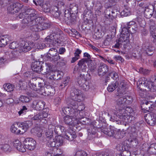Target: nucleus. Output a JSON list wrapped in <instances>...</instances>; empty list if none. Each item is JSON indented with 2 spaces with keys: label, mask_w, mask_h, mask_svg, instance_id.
Returning a JSON list of instances; mask_svg holds the SVG:
<instances>
[{
  "label": "nucleus",
  "mask_w": 156,
  "mask_h": 156,
  "mask_svg": "<svg viewBox=\"0 0 156 156\" xmlns=\"http://www.w3.org/2000/svg\"><path fill=\"white\" fill-rule=\"evenodd\" d=\"M33 9H27L25 12L21 13L18 15L20 19L24 18L23 20L22 23L24 24H29L30 26V29L35 32H39L48 28V23L41 22L42 18L38 17L34 12Z\"/></svg>",
  "instance_id": "f257e3e1"
},
{
  "label": "nucleus",
  "mask_w": 156,
  "mask_h": 156,
  "mask_svg": "<svg viewBox=\"0 0 156 156\" xmlns=\"http://www.w3.org/2000/svg\"><path fill=\"white\" fill-rule=\"evenodd\" d=\"M116 98V106L119 108L116 114V116L126 122H131L135 118L134 112L131 108L129 107H126L125 109H123L126 105L125 97L123 95H118Z\"/></svg>",
  "instance_id": "f03ea898"
},
{
  "label": "nucleus",
  "mask_w": 156,
  "mask_h": 156,
  "mask_svg": "<svg viewBox=\"0 0 156 156\" xmlns=\"http://www.w3.org/2000/svg\"><path fill=\"white\" fill-rule=\"evenodd\" d=\"M57 136H55V139H50L49 141V145L51 148H49V154L50 156H59L63 153V151L60 148L56 147L62 145V141L58 140L56 138Z\"/></svg>",
  "instance_id": "7ed1b4c3"
},
{
  "label": "nucleus",
  "mask_w": 156,
  "mask_h": 156,
  "mask_svg": "<svg viewBox=\"0 0 156 156\" xmlns=\"http://www.w3.org/2000/svg\"><path fill=\"white\" fill-rule=\"evenodd\" d=\"M43 62L38 61H34L32 62L31 67L33 71L37 73H39L40 72L42 71L44 74H47L49 73V66H47L45 69L42 68V65Z\"/></svg>",
  "instance_id": "20e7f679"
},
{
  "label": "nucleus",
  "mask_w": 156,
  "mask_h": 156,
  "mask_svg": "<svg viewBox=\"0 0 156 156\" xmlns=\"http://www.w3.org/2000/svg\"><path fill=\"white\" fill-rule=\"evenodd\" d=\"M86 77L87 75L81 74L77 82L80 87L85 91L88 90L90 88V84L87 81Z\"/></svg>",
  "instance_id": "39448f33"
},
{
  "label": "nucleus",
  "mask_w": 156,
  "mask_h": 156,
  "mask_svg": "<svg viewBox=\"0 0 156 156\" xmlns=\"http://www.w3.org/2000/svg\"><path fill=\"white\" fill-rule=\"evenodd\" d=\"M49 135L51 133V134L49 136V139H52L51 138L53 136V135H52L53 133V130H54L55 133L57 135H60L62 134V136H63V134L64 133H65L66 131H64L65 128L63 126H55L53 125H49Z\"/></svg>",
  "instance_id": "423d86ee"
},
{
  "label": "nucleus",
  "mask_w": 156,
  "mask_h": 156,
  "mask_svg": "<svg viewBox=\"0 0 156 156\" xmlns=\"http://www.w3.org/2000/svg\"><path fill=\"white\" fill-rule=\"evenodd\" d=\"M139 83V84L137 87L141 91L153 90L150 84L149 83L148 80H146L145 78L140 79Z\"/></svg>",
  "instance_id": "0eeeda50"
},
{
  "label": "nucleus",
  "mask_w": 156,
  "mask_h": 156,
  "mask_svg": "<svg viewBox=\"0 0 156 156\" xmlns=\"http://www.w3.org/2000/svg\"><path fill=\"white\" fill-rule=\"evenodd\" d=\"M71 95L73 97L72 99L75 101L80 102L83 100L82 92L79 89L73 88L71 91Z\"/></svg>",
  "instance_id": "6e6552de"
},
{
  "label": "nucleus",
  "mask_w": 156,
  "mask_h": 156,
  "mask_svg": "<svg viewBox=\"0 0 156 156\" xmlns=\"http://www.w3.org/2000/svg\"><path fill=\"white\" fill-rule=\"evenodd\" d=\"M49 54L52 55V56H54L55 58H51L49 56V61H50L51 63H49V69L50 67L52 66V67L56 66L55 64L56 63V62L60 59L59 56H58L56 55L57 54V51L55 48H51L49 49ZM50 70L49 69V70Z\"/></svg>",
  "instance_id": "1a4fd4ad"
},
{
  "label": "nucleus",
  "mask_w": 156,
  "mask_h": 156,
  "mask_svg": "<svg viewBox=\"0 0 156 156\" xmlns=\"http://www.w3.org/2000/svg\"><path fill=\"white\" fill-rule=\"evenodd\" d=\"M62 111L64 114L67 115H70L73 118L75 117V115L78 117V111L77 109H75L74 107H66L63 108Z\"/></svg>",
  "instance_id": "9d476101"
},
{
  "label": "nucleus",
  "mask_w": 156,
  "mask_h": 156,
  "mask_svg": "<svg viewBox=\"0 0 156 156\" xmlns=\"http://www.w3.org/2000/svg\"><path fill=\"white\" fill-rule=\"evenodd\" d=\"M23 5L19 2L13 3L7 8L9 12L14 14L19 12L23 7Z\"/></svg>",
  "instance_id": "9b49d317"
},
{
  "label": "nucleus",
  "mask_w": 156,
  "mask_h": 156,
  "mask_svg": "<svg viewBox=\"0 0 156 156\" xmlns=\"http://www.w3.org/2000/svg\"><path fill=\"white\" fill-rule=\"evenodd\" d=\"M24 144L25 149L29 150H34L36 147V142L32 138H26L24 141Z\"/></svg>",
  "instance_id": "f8f14e48"
},
{
  "label": "nucleus",
  "mask_w": 156,
  "mask_h": 156,
  "mask_svg": "<svg viewBox=\"0 0 156 156\" xmlns=\"http://www.w3.org/2000/svg\"><path fill=\"white\" fill-rule=\"evenodd\" d=\"M46 109H44L42 112H40L39 113L36 114V115L33 118V119L34 120H41L44 119L45 121L43 122L46 123L48 122V119H46L45 118H47L48 116V111H47Z\"/></svg>",
  "instance_id": "ddd939ff"
},
{
  "label": "nucleus",
  "mask_w": 156,
  "mask_h": 156,
  "mask_svg": "<svg viewBox=\"0 0 156 156\" xmlns=\"http://www.w3.org/2000/svg\"><path fill=\"white\" fill-rule=\"evenodd\" d=\"M108 67L105 64L101 63L100 64L98 70V74L99 76H102L108 71Z\"/></svg>",
  "instance_id": "4468645a"
},
{
  "label": "nucleus",
  "mask_w": 156,
  "mask_h": 156,
  "mask_svg": "<svg viewBox=\"0 0 156 156\" xmlns=\"http://www.w3.org/2000/svg\"><path fill=\"white\" fill-rule=\"evenodd\" d=\"M32 125L31 121H25L23 122L20 123L19 126L21 129V133L23 134L27 131L29 128Z\"/></svg>",
  "instance_id": "2eb2a0df"
},
{
  "label": "nucleus",
  "mask_w": 156,
  "mask_h": 156,
  "mask_svg": "<svg viewBox=\"0 0 156 156\" xmlns=\"http://www.w3.org/2000/svg\"><path fill=\"white\" fill-rule=\"evenodd\" d=\"M31 49V47L30 46L27 42H25L22 41L21 43L19 44V49L20 52H27Z\"/></svg>",
  "instance_id": "dca6fc26"
},
{
  "label": "nucleus",
  "mask_w": 156,
  "mask_h": 156,
  "mask_svg": "<svg viewBox=\"0 0 156 156\" xmlns=\"http://www.w3.org/2000/svg\"><path fill=\"white\" fill-rule=\"evenodd\" d=\"M45 105V102L43 101L35 100L33 102L32 106L35 110H40L44 108Z\"/></svg>",
  "instance_id": "f3484780"
},
{
  "label": "nucleus",
  "mask_w": 156,
  "mask_h": 156,
  "mask_svg": "<svg viewBox=\"0 0 156 156\" xmlns=\"http://www.w3.org/2000/svg\"><path fill=\"white\" fill-rule=\"evenodd\" d=\"M100 129L101 132L111 137L114 136V132H115V128L112 127L109 128L106 126L102 127Z\"/></svg>",
  "instance_id": "a211bd4d"
},
{
  "label": "nucleus",
  "mask_w": 156,
  "mask_h": 156,
  "mask_svg": "<svg viewBox=\"0 0 156 156\" xmlns=\"http://www.w3.org/2000/svg\"><path fill=\"white\" fill-rule=\"evenodd\" d=\"M87 60L85 58H83L79 60L77 64L78 66V69L80 71H81L84 72L87 68L86 63H87Z\"/></svg>",
  "instance_id": "6ab92c4d"
},
{
  "label": "nucleus",
  "mask_w": 156,
  "mask_h": 156,
  "mask_svg": "<svg viewBox=\"0 0 156 156\" xmlns=\"http://www.w3.org/2000/svg\"><path fill=\"white\" fill-rule=\"evenodd\" d=\"M63 137L70 141H72L76 138V136L74 132H70L68 131H66L64 133Z\"/></svg>",
  "instance_id": "aec40b11"
},
{
  "label": "nucleus",
  "mask_w": 156,
  "mask_h": 156,
  "mask_svg": "<svg viewBox=\"0 0 156 156\" xmlns=\"http://www.w3.org/2000/svg\"><path fill=\"white\" fill-rule=\"evenodd\" d=\"M105 16L108 19L113 20L115 16V12L110 7L107 9L105 12Z\"/></svg>",
  "instance_id": "412c9836"
},
{
  "label": "nucleus",
  "mask_w": 156,
  "mask_h": 156,
  "mask_svg": "<svg viewBox=\"0 0 156 156\" xmlns=\"http://www.w3.org/2000/svg\"><path fill=\"white\" fill-rule=\"evenodd\" d=\"M13 145L15 148L20 152H23L26 151L25 148L18 140H16L13 141Z\"/></svg>",
  "instance_id": "4be33fe9"
},
{
  "label": "nucleus",
  "mask_w": 156,
  "mask_h": 156,
  "mask_svg": "<svg viewBox=\"0 0 156 156\" xmlns=\"http://www.w3.org/2000/svg\"><path fill=\"white\" fill-rule=\"evenodd\" d=\"M97 128L93 125H91L87 129L88 138L89 139L94 137V135L96 133Z\"/></svg>",
  "instance_id": "5701e85b"
},
{
  "label": "nucleus",
  "mask_w": 156,
  "mask_h": 156,
  "mask_svg": "<svg viewBox=\"0 0 156 156\" xmlns=\"http://www.w3.org/2000/svg\"><path fill=\"white\" fill-rule=\"evenodd\" d=\"M123 30L124 29H123L120 35V37L119 38V41H121L122 43L126 41H129L130 36V34L128 30L124 32Z\"/></svg>",
  "instance_id": "b1692460"
},
{
  "label": "nucleus",
  "mask_w": 156,
  "mask_h": 156,
  "mask_svg": "<svg viewBox=\"0 0 156 156\" xmlns=\"http://www.w3.org/2000/svg\"><path fill=\"white\" fill-rule=\"evenodd\" d=\"M137 136V134L136 132H133L130 134V138L128 140L129 142L131 143V144L133 146H136L138 144V141L136 137Z\"/></svg>",
  "instance_id": "393cba45"
},
{
  "label": "nucleus",
  "mask_w": 156,
  "mask_h": 156,
  "mask_svg": "<svg viewBox=\"0 0 156 156\" xmlns=\"http://www.w3.org/2000/svg\"><path fill=\"white\" fill-rule=\"evenodd\" d=\"M78 5L75 3H71L69 6L68 11L70 14H76L78 12Z\"/></svg>",
  "instance_id": "a878e982"
},
{
  "label": "nucleus",
  "mask_w": 156,
  "mask_h": 156,
  "mask_svg": "<svg viewBox=\"0 0 156 156\" xmlns=\"http://www.w3.org/2000/svg\"><path fill=\"white\" fill-rule=\"evenodd\" d=\"M79 114V112L78 111V117L75 116V117H74V119L75 120V121L76 122V124H84L86 123L87 121H88V119L85 117H83L80 115V112ZM76 115L75 116H76Z\"/></svg>",
  "instance_id": "bb28decb"
},
{
  "label": "nucleus",
  "mask_w": 156,
  "mask_h": 156,
  "mask_svg": "<svg viewBox=\"0 0 156 156\" xmlns=\"http://www.w3.org/2000/svg\"><path fill=\"white\" fill-rule=\"evenodd\" d=\"M64 122L66 124L69 125H74L76 124L75 120L70 115H66L64 117Z\"/></svg>",
  "instance_id": "cd10ccee"
},
{
  "label": "nucleus",
  "mask_w": 156,
  "mask_h": 156,
  "mask_svg": "<svg viewBox=\"0 0 156 156\" xmlns=\"http://www.w3.org/2000/svg\"><path fill=\"white\" fill-rule=\"evenodd\" d=\"M8 35H4L0 36V47H4L9 41Z\"/></svg>",
  "instance_id": "c85d7f7f"
},
{
  "label": "nucleus",
  "mask_w": 156,
  "mask_h": 156,
  "mask_svg": "<svg viewBox=\"0 0 156 156\" xmlns=\"http://www.w3.org/2000/svg\"><path fill=\"white\" fill-rule=\"evenodd\" d=\"M143 48L145 51L147 55L149 56L152 55L154 53L153 48L148 45V44H143Z\"/></svg>",
  "instance_id": "c756f323"
},
{
  "label": "nucleus",
  "mask_w": 156,
  "mask_h": 156,
  "mask_svg": "<svg viewBox=\"0 0 156 156\" xmlns=\"http://www.w3.org/2000/svg\"><path fill=\"white\" fill-rule=\"evenodd\" d=\"M156 110L155 109L153 112L148 114L145 117V119L146 122L152 120L153 119H156Z\"/></svg>",
  "instance_id": "7c9ffc66"
},
{
  "label": "nucleus",
  "mask_w": 156,
  "mask_h": 156,
  "mask_svg": "<svg viewBox=\"0 0 156 156\" xmlns=\"http://www.w3.org/2000/svg\"><path fill=\"white\" fill-rule=\"evenodd\" d=\"M30 132L33 134L37 135L39 137L42 136V130L40 128L35 127L32 129Z\"/></svg>",
  "instance_id": "2f4dec72"
},
{
  "label": "nucleus",
  "mask_w": 156,
  "mask_h": 156,
  "mask_svg": "<svg viewBox=\"0 0 156 156\" xmlns=\"http://www.w3.org/2000/svg\"><path fill=\"white\" fill-rule=\"evenodd\" d=\"M115 131L114 136H113L116 139H119L123 138L124 136V133L121 131L117 130L115 128Z\"/></svg>",
  "instance_id": "473e14b6"
},
{
  "label": "nucleus",
  "mask_w": 156,
  "mask_h": 156,
  "mask_svg": "<svg viewBox=\"0 0 156 156\" xmlns=\"http://www.w3.org/2000/svg\"><path fill=\"white\" fill-rule=\"evenodd\" d=\"M149 83L154 91L156 88V76H153L151 78L150 80L148 81Z\"/></svg>",
  "instance_id": "72a5a7b5"
},
{
  "label": "nucleus",
  "mask_w": 156,
  "mask_h": 156,
  "mask_svg": "<svg viewBox=\"0 0 156 156\" xmlns=\"http://www.w3.org/2000/svg\"><path fill=\"white\" fill-rule=\"evenodd\" d=\"M49 75H51L49 79L52 80L53 79L54 80H58L59 78H60V75L58 72H53L52 70H50Z\"/></svg>",
  "instance_id": "f704fd0d"
},
{
  "label": "nucleus",
  "mask_w": 156,
  "mask_h": 156,
  "mask_svg": "<svg viewBox=\"0 0 156 156\" xmlns=\"http://www.w3.org/2000/svg\"><path fill=\"white\" fill-rule=\"evenodd\" d=\"M153 14V9H150L148 7L146 8L144 10V16L147 18L149 19L152 17Z\"/></svg>",
  "instance_id": "c9c22d12"
},
{
  "label": "nucleus",
  "mask_w": 156,
  "mask_h": 156,
  "mask_svg": "<svg viewBox=\"0 0 156 156\" xmlns=\"http://www.w3.org/2000/svg\"><path fill=\"white\" fill-rule=\"evenodd\" d=\"M17 127V125L16 126L14 124L12 125L10 128V130L11 132L13 133L16 134H22L21 133V129H18Z\"/></svg>",
  "instance_id": "e433bc0d"
},
{
  "label": "nucleus",
  "mask_w": 156,
  "mask_h": 156,
  "mask_svg": "<svg viewBox=\"0 0 156 156\" xmlns=\"http://www.w3.org/2000/svg\"><path fill=\"white\" fill-rule=\"evenodd\" d=\"M70 104L74 107L75 109H76L77 108L78 109V110L80 111H83L85 108V106L84 105H80L79 106H78L77 105H76V101H73V100H72V101H71Z\"/></svg>",
  "instance_id": "4c0bfd02"
},
{
  "label": "nucleus",
  "mask_w": 156,
  "mask_h": 156,
  "mask_svg": "<svg viewBox=\"0 0 156 156\" xmlns=\"http://www.w3.org/2000/svg\"><path fill=\"white\" fill-rule=\"evenodd\" d=\"M147 151L150 154H156V144L153 143L151 144L148 147Z\"/></svg>",
  "instance_id": "58836bf2"
},
{
  "label": "nucleus",
  "mask_w": 156,
  "mask_h": 156,
  "mask_svg": "<svg viewBox=\"0 0 156 156\" xmlns=\"http://www.w3.org/2000/svg\"><path fill=\"white\" fill-rule=\"evenodd\" d=\"M32 71L30 72H27L24 74V76L25 77L27 78L31 79L32 80L34 79V80H37L36 77L34 75V73Z\"/></svg>",
  "instance_id": "ea45409f"
},
{
  "label": "nucleus",
  "mask_w": 156,
  "mask_h": 156,
  "mask_svg": "<svg viewBox=\"0 0 156 156\" xmlns=\"http://www.w3.org/2000/svg\"><path fill=\"white\" fill-rule=\"evenodd\" d=\"M0 149L5 152H10L12 150V148L10 145L7 144H0Z\"/></svg>",
  "instance_id": "a19ab883"
},
{
  "label": "nucleus",
  "mask_w": 156,
  "mask_h": 156,
  "mask_svg": "<svg viewBox=\"0 0 156 156\" xmlns=\"http://www.w3.org/2000/svg\"><path fill=\"white\" fill-rule=\"evenodd\" d=\"M112 31L113 33H112V35H107L105 37V39L104 41L105 44H106L105 43H107V41L109 42L111 40V39L112 38V36H114L115 34V32H116V29L114 27H112Z\"/></svg>",
  "instance_id": "79ce46f5"
},
{
  "label": "nucleus",
  "mask_w": 156,
  "mask_h": 156,
  "mask_svg": "<svg viewBox=\"0 0 156 156\" xmlns=\"http://www.w3.org/2000/svg\"><path fill=\"white\" fill-rule=\"evenodd\" d=\"M92 14L90 10L86 9L83 12L84 18L86 17L87 20H90L92 16Z\"/></svg>",
  "instance_id": "37998d69"
},
{
  "label": "nucleus",
  "mask_w": 156,
  "mask_h": 156,
  "mask_svg": "<svg viewBox=\"0 0 156 156\" xmlns=\"http://www.w3.org/2000/svg\"><path fill=\"white\" fill-rule=\"evenodd\" d=\"M136 25L135 23L133 21H130L127 23L126 25L124 26L123 29L124 30H127L128 31H131V27L133 26Z\"/></svg>",
  "instance_id": "c03bdc74"
},
{
  "label": "nucleus",
  "mask_w": 156,
  "mask_h": 156,
  "mask_svg": "<svg viewBox=\"0 0 156 156\" xmlns=\"http://www.w3.org/2000/svg\"><path fill=\"white\" fill-rule=\"evenodd\" d=\"M118 86V84L116 83H111L108 85L107 87V90L109 92H112Z\"/></svg>",
  "instance_id": "a18cd8bd"
},
{
  "label": "nucleus",
  "mask_w": 156,
  "mask_h": 156,
  "mask_svg": "<svg viewBox=\"0 0 156 156\" xmlns=\"http://www.w3.org/2000/svg\"><path fill=\"white\" fill-rule=\"evenodd\" d=\"M66 11H65V15L64 16L65 17H67V18H68L69 19V22L72 23H74L76 21V14H69L70 15L69 17L67 16L66 14Z\"/></svg>",
  "instance_id": "49530a36"
},
{
  "label": "nucleus",
  "mask_w": 156,
  "mask_h": 156,
  "mask_svg": "<svg viewBox=\"0 0 156 156\" xmlns=\"http://www.w3.org/2000/svg\"><path fill=\"white\" fill-rule=\"evenodd\" d=\"M151 102L150 101H147L144 103L141 106L142 109H144L146 111H148L150 109V106L151 105Z\"/></svg>",
  "instance_id": "de8ad7c7"
},
{
  "label": "nucleus",
  "mask_w": 156,
  "mask_h": 156,
  "mask_svg": "<svg viewBox=\"0 0 156 156\" xmlns=\"http://www.w3.org/2000/svg\"><path fill=\"white\" fill-rule=\"evenodd\" d=\"M5 89L8 92H11L13 91L15 88L14 85L10 84L7 83L4 86Z\"/></svg>",
  "instance_id": "09e8293b"
},
{
  "label": "nucleus",
  "mask_w": 156,
  "mask_h": 156,
  "mask_svg": "<svg viewBox=\"0 0 156 156\" xmlns=\"http://www.w3.org/2000/svg\"><path fill=\"white\" fill-rule=\"evenodd\" d=\"M57 36L58 35L56 34L55 32L52 33V34L49 35V40L52 41L53 43H55L56 42L58 43V41H57L58 40Z\"/></svg>",
  "instance_id": "8fccbe9b"
},
{
  "label": "nucleus",
  "mask_w": 156,
  "mask_h": 156,
  "mask_svg": "<svg viewBox=\"0 0 156 156\" xmlns=\"http://www.w3.org/2000/svg\"><path fill=\"white\" fill-rule=\"evenodd\" d=\"M120 14L122 16H126L130 15V9L129 7H125L122 11Z\"/></svg>",
  "instance_id": "3c124183"
},
{
  "label": "nucleus",
  "mask_w": 156,
  "mask_h": 156,
  "mask_svg": "<svg viewBox=\"0 0 156 156\" xmlns=\"http://www.w3.org/2000/svg\"><path fill=\"white\" fill-rule=\"evenodd\" d=\"M151 36L152 38L153 43L156 45V30H153L150 31Z\"/></svg>",
  "instance_id": "603ef678"
},
{
  "label": "nucleus",
  "mask_w": 156,
  "mask_h": 156,
  "mask_svg": "<svg viewBox=\"0 0 156 156\" xmlns=\"http://www.w3.org/2000/svg\"><path fill=\"white\" fill-rule=\"evenodd\" d=\"M125 101L126 105H130L132 103L133 101L132 97L130 96H125Z\"/></svg>",
  "instance_id": "864d4df0"
},
{
  "label": "nucleus",
  "mask_w": 156,
  "mask_h": 156,
  "mask_svg": "<svg viewBox=\"0 0 156 156\" xmlns=\"http://www.w3.org/2000/svg\"><path fill=\"white\" fill-rule=\"evenodd\" d=\"M110 111L111 112L110 113L109 112L108 113V115H110V114H111V113H112V112H113L114 115H115V116H114V118H112V116H111V117H110V121H114L115 120H119V119L121 120V119H119V118H118V117H117L116 116V114H117V113L116 112V111L115 110H114V109H112V110H111ZM121 120L123 121V120L122 119H121Z\"/></svg>",
  "instance_id": "5fc2aeb1"
},
{
  "label": "nucleus",
  "mask_w": 156,
  "mask_h": 156,
  "mask_svg": "<svg viewBox=\"0 0 156 156\" xmlns=\"http://www.w3.org/2000/svg\"><path fill=\"white\" fill-rule=\"evenodd\" d=\"M19 99L20 101L23 103L28 102H29L30 100V98L24 95L21 96L20 98Z\"/></svg>",
  "instance_id": "6e6d98bb"
},
{
  "label": "nucleus",
  "mask_w": 156,
  "mask_h": 156,
  "mask_svg": "<svg viewBox=\"0 0 156 156\" xmlns=\"http://www.w3.org/2000/svg\"><path fill=\"white\" fill-rule=\"evenodd\" d=\"M87 63H88L87 64L88 66L90 68V70L91 71L94 70L96 68V66L94 64L92 61L90 60L87 62Z\"/></svg>",
  "instance_id": "4d7b16f0"
},
{
  "label": "nucleus",
  "mask_w": 156,
  "mask_h": 156,
  "mask_svg": "<svg viewBox=\"0 0 156 156\" xmlns=\"http://www.w3.org/2000/svg\"><path fill=\"white\" fill-rule=\"evenodd\" d=\"M74 156H87V154L83 151L79 150L76 152Z\"/></svg>",
  "instance_id": "13d9d810"
},
{
  "label": "nucleus",
  "mask_w": 156,
  "mask_h": 156,
  "mask_svg": "<svg viewBox=\"0 0 156 156\" xmlns=\"http://www.w3.org/2000/svg\"><path fill=\"white\" fill-rule=\"evenodd\" d=\"M19 44L16 42L14 41L11 43L9 45V47L11 49H15L16 48H19Z\"/></svg>",
  "instance_id": "bf43d9fd"
},
{
  "label": "nucleus",
  "mask_w": 156,
  "mask_h": 156,
  "mask_svg": "<svg viewBox=\"0 0 156 156\" xmlns=\"http://www.w3.org/2000/svg\"><path fill=\"white\" fill-rule=\"evenodd\" d=\"M28 110L27 108L25 106L22 107V108L18 112V113L19 115L25 114Z\"/></svg>",
  "instance_id": "052dcab7"
},
{
  "label": "nucleus",
  "mask_w": 156,
  "mask_h": 156,
  "mask_svg": "<svg viewBox=\"0 0 156 156\" xmlns=\"http://www.w3.org/2000/svg\"><path fill=\"white\" fill-rule=\"evenodd\" d=\"M126 83L123 82H122L120 83L119 86V88L120 91L122 92L126 89Z\"/></svg>",
  "instance_id": "680f3d73"
},
{
  "label": "nucleus",
  "mask_w": 156,
  "mask_h": 156,
  "mask_svg": "<svg viewBox=\"0 0 156 156\" xmlns=\"http://www.w3.org/2000/svg\"><path fill=\"white\" fill-rule=\"evenodd\" d=\"M48 92L49 91L47 87H43V88L41 89V90L39 93L45 96L46 95H48Z\"/></svg>",
  "instance_id": "e2e57ef3"
},
{
  "label": "nucleus",
  "mask_w": 156,
  "mask_h": 156,
  "mask_svg": "<svg viewBox=\"0 0 156 156\" xmlns=\"http://www.w3.org/2000/svg\"><path fill=\"white\" fill-rule=\"evenodd\" d=\"M69 81V79L68 78H66L62 83L60 85V88L62 89L67 86Z\"/></svg>",
  "instance_id": "0e129e2a"
},
{
  "label": "nucleus",
  "mask_w": 156,
  "mask_h": 156,
  "mask_svg": "<svg viewBox=\"0 0 156 156\" xmlns=\"http://www.w3.org/2000/svg\"><path fill=\"white\" fill-rule=\"evenodd\" d=\"M108 76H111L114 80H115L118 77L117 74L115 72H112L109 73Z\"/></svg>",
  "instance_id": "69168bd1"
},
{
  "label": "nucleus",
  "mask_w": 156,
  "mask_h": 156,
  "mask_svg": "<svg viewBox=\"0 0 156 156\" xmlns=\"http://www.w3.org/2000/svg\"><path fill=\"white\" fill-rule=\"evenodd\" d=\"M139 72L141 73L144 75H147L149 73L150 71L148 69H144L142 68H140L139 69Z\"/></svg>",
  "instance_id": "338daca9"
},
{
  "label": "nucleus",
  "mask_w": 156,
  "mask_h": 156,
  "mask_svg": "<svg viewBox=\"0 0 156 156\" xmlns=\"http://www.w3.org/2000/svg\"><path fill=\"white\" fill-rule=\"evenodd\" d=\"M117 147L118 150L121 151H124L126 150V149L125 148V146L124 145L122 144L118 145Z\"/></svg>",
  "instance_id": "774afa93"
}]
</instances>
